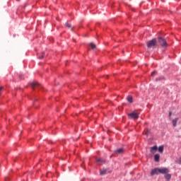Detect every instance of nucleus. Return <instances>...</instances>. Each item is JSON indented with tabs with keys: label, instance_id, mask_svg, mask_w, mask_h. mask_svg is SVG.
I'll list each match as a JSON object with an SVG mask.
<instances>
[{
	"label": "nucleus",
	"instance_id": "1",
	"mask_svg": "<svg viewBox=\"0 0 181 181\" xmlns=\"http://www.w3.org/2000/svg\"><path fill=\"white\" fill-rule=\"evenodd\" d=\"M156 45H158V42L156 39H153L147 42V47L151 49V47H156Z\"/></svg>",
	"mask_w": 181,
	"mask_h": 181
},
{
	"label": "nucleus",
	"instance_id": "5",
	"mask_svg": "<svg viewBox=\"0 0 181 181\" xmlns=\"http://www.w3.org/2000/svg\"><path fill=\"white\" fill-rule=\"evenodd\" d=\"M159 173H160L159 168H154L151 170V176H153L154 175H159Z\"/></svg>",
	"mask_w": 181,
	"mask_h": 181
},
{
	"label": "nucleus",
	"instance_id": "19",
	"mask_svg": "<svg viewBox=\"0 0 181 181\" xmlns=\"http://www.w3.org/2000/svg\"><path fill=\"white\" fill-rule=\"evenodd\" d=\"M156 73V71H153L152 73H151V76H154L155 75V74Z\"/></svg>",
	"mask_w": 181,
	"mask_h": 181
},
{
	"label": "nucleus",
	"instance_id": "13",
	"mask_svg": "<svg viewBox=\"0 0 181 181\" xmlns=\"http://www.w3.org/2000/svg\"><path fill=\"white\" fill-rule=\"evenodd\" d=\"M171 177H172V175H171L170 174H169V173H166V174L165 175V178L167 180H170Z\"/></svg>",
	"mask_w": 181,
	"mask_h": 181
},
{
	"label": "nucleus",
	"instance_id": "11",
	"mask_svg": "<svg viewBox=\"0 0 181 181\" xmlns=\"http://www.w3.org/2000/svg\"><path fill=\"white\" fill-rule=\"evenodd\" d=\"M96 163H105V159L97 158L96 159Z\"/></svg>",
	"mask_w": 181,
	"mask_h": 181
},
{
	"label": "nucleus",
	"instance_id": "10",
	"mask_svg": "<svg viewBox=\"0 0 181 181\" xmlns=\"http://www.w3.org/2000/svg\"><path fill=\"white\" fill-rule=\"evenodd\" d=\"M160 159V156L159 154H156L154 156L155 162H159Z\"/></svg>",
	"mask_w": 181,
	"mask_h": 181
},
{
	"label": "nucleus",
	"instance_id": "12",
	"mask_svg": "<svg viewBox=\"0 0 181 181\" xmlns=\"http://www.w3.org/2000/svg\"><path fill=\"white\" fill-rule=\"evenodd\" d=\"M127 100L128 102L130 103V104H132L133 103V98L131 95L127 96Z\"/></svg>",
	"mask_w": 181,
	"mask_h": 181
},
{
	"label": "nucleus",
	"instance_id": "15",
	"mask_svg": "<svg viewBox=\"0 0 181 181\" xmlns=\"http://www.w3.org/2000/svg\"><path fill=\"white\" fill-rule=\"evenodd\" d=\"M158 152L163 153V146H160L158 148Z\"/></svg>",
	"mask_w": 181,
	"mask_h": 181
},
{
	"label": "nucleus",
	"instance_id": "20",
	"mask_svg": "<svg viewBox=\"0 0 181 181\" xmlns=\"http://www.w3.org/2000/svg\"><path fill=\"white\" fill-rule=\"evenodd\" d=\"M5 180H6V181H8V180H9V178H8V177H6V178H5Z\"/></svg>",
	"mask_w": 181,
	"mask_h": 181
},
{
	"label": "nucleus",
	"instance_id": "16",
	"mask_svg": "<svg viewBox=\"0 0 181 181\" xmlns=\"http://www.w3.org/2000/svg\"><path fill=\"white\" fill-rule=\"evenodd\" d=\"M89 46H90V47H92V49H95V45H94V43H93V42L89 44Z\"/></svg>",
	"mask_w": 181,
	"mask_h": 181
},
{
	"label": "nucleus",
	"instance_id": "8",
	"mask_svg": "<svg viewBox=\"0 0 181 181\" xmlns=\"http://www.w3.org/2000/svg\"><path fill=\"white\" fill-rule=\"evenodd\" d=\"M177 121H179V118L176 117L175 119H173L172 121V124L173 126L174 127V128L176 127V125L177 124Z\"/></svg>",
	"mask_w": 181,
	"mask_h": 181
},
{
	"label": "nucleus",
	"instance_id": "24",
	"mask_svg": "<svg viewBox=\"0 0 181 181\" xmlns=\"http://www.w3.org/2000/svg\"><path fill=\"white\" fill-rule=\"evenodd\" d=\"M16 1H19V0H16Z\"/></svg>",
	"mask_w": 181,
	"mask_h": 181
},
{
	"label": "nucleus",
	"instance_id": "23",
	"mask_svg": "<svg viewBox=\"0 0 181 181\" xmlns=\"http://www.w3.org/2000/svg\"><path fill=\"white\" fill-rule=\"evenodd\" d=\"M149 134V132H148V133H146V135H148Z\"/></svg>",
	"mask_w": 181,
	"mask_h": 181
},
{
	"label": "nucleus",
	"instance_id": "22",
	"mask_svg": "<svg viewBox=\"0 0 181 181\" xmlns=\"http://www.w3.org/2000/svg\"><path fill=\"white\" fill-rule=\"evenodd\" d=\"M163 78H159L158 80H162Z\"/></svg>",
	"mask_w": 181,
	"mask_h": 181
},
{
	"label": "nucleus",
	"instance_id": "21",
	"mask_svg": "<svg viewBox=\"0 0 181 181\" xmlns=\"http://www.w3.org/2000/svg\"><path fill=\"white\" fill-rule=\"evenodd\" d=\"M172 115V112H169V116L170 117Z\"/></svg>",
	"mask_w": 181,
	"mask_h": 181
},
{
	"label": "nucleus",
	"instance_id": "4",
	"mask_svg": "<svg viewBox=\"0 0 181 181\" xmlns=\"http://www.w3.org/2000/svg\"><path fill=\"white\" fill-rule=\"evenodd\" d=\"M159 171L162 175H166V173H169V169L166 168H159Z\"/></svg>",
	"mask_w": 181,
	"mask_h": 181
},
{
	"label": "nucleus",
	"instance_id": "3",
	"mask_svg": "<svg viewBox=\"0 0 181 181\" xmlns=\"http://www.w3.org/2000/svg\"><path fill=\"white\" fill-rule=\"evenodd\" d=\"M130 119H138L139 118V115L135 112H131L128 115Z\"/></svg>",
	"mask_w": 181,
	"mask_h": 181
},
{
	"label": "nucleus",
	"instance_id": "9",
	"mask_svg": "<svg viewBox=\"0 0 181 181\" xmlns=\"http://www.w3.org/2000/svg\"><path fill=\"white\" fill-rule=\"evenodd\" d=\"M156 151H158V146H154L153 147H151L150 152L151 153H155V152H156Z\"/></svg>",
	"mask_w": 181,
	"mask_h": 181
},
{
	"label": "nucleus",
	"instance_id": "14",
	"mask_svg": "<svg viewBox=\"0 0 181 181\" xmlns=\"http://www.w3.org/2000/svg\"><path fill=\"white\" fill-rule=\"evenodd\" d=\"M100 173L101 175H105L107 173V169H103V170H100Z\"/></svg>",
	"mask_w": 181,
	"mask_h": 181
},
{
	"label": "nucleus",
	"instance_id": "18",
	"mask_svg": "<svg viewBox=\"0 0 181 181\" xmlns=\"http://www.w3.org/2000/svg\"><path fill=\"white\" fill-rule=\"evenodd\" d=\"M43 57H45V52H42V56H39L38 59H43Z\"/></svg>",
	"mask_w": 181,
	"mask_h": 181
},
{
	"label": "nucleus",
	"instance_id": "6",
	"mask_svg": "<svg viewBox=\"0 0 181 181\" xmlns=\"http://www.w3.org/2000/svg\"><path fill=\"white\" fill-rule=\"evenodd\" d=\"M30 86L32 87V88H33V90H35V88H37V87H40V85L37 83V82H32L30 83Z\"/></svg>",
	"mask_w": 181,
	"mask_h": 181
},
{
	"label": "nucleus",
	"instance_id": "17",
	"mask_svg": "<svg viewBox=\"0 0 181 181\" xmlns=\"http://www.w3.org/2000/svg\"><path fill=\"white\" fill-rule=\"evenodd\" d=\"M66 28H71V24H70L69 23H66Z\"/></svg>",
	"mask_w": 181,
	"mask_h": 181
},
{
	"label": "nucleus",
	"instance_id": "2",
	"mask_svg": "<svg viewBox=\"0 0 181 181\" xmlns=\"http://www.w3.org/2000/svg\"><path fill=\"white\" fill-rule=\"evenodd\" d=\"M158 43L160 45L161 47H168L166 40L162 37H158Z\"/></svg>",
	"mask_w": 181,
	"mask_h": 181
},
{
	"label": "nucleus",
	"instance_id": "7",
	"mask_svg": "<svg viewBox=\"0 0 181 181\" xmlns=\"http://www.w3.org/2000/svg\"><path fill=\"white\" fill-rule=\"evenodd\" d=\"M115 153L117 155H121L122 153H124V148H119L115 151Z\"/></svg>",
	"mask_w": 181,
	"mask_h": 181
}]
</instances>
